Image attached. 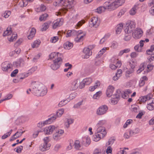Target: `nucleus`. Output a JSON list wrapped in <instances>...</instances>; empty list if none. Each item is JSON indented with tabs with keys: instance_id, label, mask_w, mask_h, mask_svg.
<instances>
[{
	"instance_id": "nucleus-1",
	"label": "nucleus",
	"mask_w": 154,
	"mask_h": 154,
	"mask_svg": "<svg viewBox=\"0 0 154 154\" xmlns=\"http://www.w3.org/2000/svg\"><path fill=\"white\" fill-rule=\"evenodd\" d=\"M32 92L37 96H42L47 93L46 88L38 82H33L32 84Z\"/></svg>"
},
{
	"instance_id": "nucleus-2",
	"label": "nucleus",
	"mask_w": 154,
	"mask_h": 154,
	"mask_svg": "<svg viewBox=\"0 0 154 154\" xmlns=\"http://www.w3.org/2000/svg\"><path fill=\"white\" fill-rule=\"evenodd\" d=\"M125 2V0H111L105 2L104 6L106 9L112 11L122 5Z\"/></svg>"
},
{
	"instance_id": "nucleus-3",
	"label": "nucleus",
	"mask_w": 154,
	"mask_h": 154,
	"mask_svg": "<svg viewBox=\"0 0 154 154\" xmlns=\"http://www.w3.org/2000/svg\"><path fill=\"white\" fill-rule=\"evenodd\" d=\"M51 60H53L54 63L51 66V68L54 70H56L58 69V52H53L49 55Z\"/></svg>"
},
{
	"instance_id": "nucleus-4",
	"label": "nucleus",
	"mask_w": 154,
	"mask_h": 154,
	"mask_svg": "<svg viewBox=\"0 0 154 154\" xmlns=\"http://www.w3.org/2000/svg\"><path fill=\"white\" fill-rule=\"evenodd\" d=\"M136 23L135 22L128 21L126 24V26L124 28L125 33H131L135 27Z\"/></svg>"
},
{
	"instance_id": "nucleus-5",
	"label": "nucleus",
	"mask_w": 154,
	"mask_h": 154,
	"mask_svg": "<svg viewBox=\"0 0 154 154\" xmlns=\"http://www.w3.org/2000/svg\"><path fill=\"white\" fill-rule=\"evenodd\" d=\"M81 82L79 79H76L72 81L69 86V89L71 91H75L78 88L82 89L80 87Z\"/></svg>"
},
{
	"instance_id": "nucleus-6",
	"label": "nucleus",
	"mask_w": 154,
	"mask_h": 154,
	"mask_svg": "<svg viewBox=\"0 0 154 154\" xmlns=\"http://www.w3.org/2000/svg\"><path fill=\"white\" fill-rule=\"evenodd\" d=\"M86 35V33L82 30L77 31L76 34L75 35H77V37L75 38V41L77 42H82L84 40V37Z\"/></svg>"
},
{
	"instance_id": "nucleus-7",
	"label": "nucleus",
	"mask_w": 154,
	"mask_h": 154,
	"mask_svg": "<svg viewBox=\"0 0 154 154\" xmlns=\"http://www.w3.org/2000/svg\"><path fill=\"white\" fill-rule=\"evenodd\" d=\"M100 23V20L97 17H93L91 19L89 22V25L91 27H96L99 25Z\"/></svg>"
},
{
	"instance_id": "nucleus-8",
	"label": "nucleus",
	"mask_w": 154,
	"mask_h": 154,
	"mask_svg": "<svg viewBox=\"0 0 154 154\" xmlns=\"http://www.w3.org/2000/svg\"><path fill=\"white\" fill-rule=\"evenodd\" d=\"M108 109V108L106 105L100 106L97 110L96 113L98 115H102L106 113Z\"/></svg>"
},
{
	"instance_id": "nucleus-9",
	"label": "nucleus",
	"mask_w": 154,
	"mask_h": 154,
	"mask_svg": "<svg viewBox=\"0 0 154 154\" xmlns=\"http://www.w3.org/2000/svg\"><path fill=\"white\" fill-rule=\"evenodd\" d=\"M57 127L54 125H50L46 127L44 129V132L46 134H49L52 133L54 130H57Z\"/></svg>"
},
{
	"instance_id": "nucleus-10",
	"label": "nucleus",
	"mask_w": 154,
	"mask_h": 154,
	"mask_svg": "<svg viewBox=\"0 0 154 154\" xmlns=\"http://www.w3.org/2000/svg\"><path fill=\"white\" fill-rule=\"evenodd\" d=\"M142 30L138 28H137L132 34L133 38L136 39L140 38L142 36Z\"/></svg>"
},
{
	"instance_id": "nucleus-11",
	"label": "nucleus",
	"mask_w": 154,
	"mask_h": 154,
	"mask_svg": "<svg viewBox=\"0 0 154 154\" xmlns=\"http://www.w3.org/2000/svg\"><path fill=\"white\" fill-rule=\"evenodd\" d=\"M120 91H117L116 94H115L112 96V98L111 100V102L112 104H116L118 101L120 96Z\"/></svg>"
},
{
	"instance_id": "nucleus-12",
	"label": "nucleus",
	"mask_w": 154,
	"mask_h": 154,
	"mask_svg": "<svg viewBox=\"0 0 154 154\" xmlns=\"http://www.w3.org/2000/svg\"><path fill=\"white\" fill-rule=\"evenodd\" d=\"M92 81V79L90 77L87 78L83 79L81 82L80 87L81 88H83L85 85H90Z\"/></svg>"
},
{
	"instance_id": "nucleus-13",
	"label": "nucleus",
	"mask_w": 154,
	"mask_h": 154,
	"mask_svg": "<svg viewBox=\"0 0 154 154\" xmlns=\"http://www.w3.org/2000/svg\"><path fill=\"white\" fill-rule=\"evenodd\" d=\"M12 65L8 62H5L2 64V70L4 71H8L9 69L11 68Z\"/></svg>"
},
{
	"instance_id": "nucleus-14",
	"label": "nucleus",
	"mask_w": 154,
	"mask_h": 154,
	"mask_svg": "<svg viewBox=\"0 0 154 154\" xmlns=\"http://www.w3.org/2000/svg\"><path fill=\"white\" fill-rule=\"evenodd\" d=\"M83 52L84 54L83 57L84 58L87 59L92 54V51L88 48H85L83 50Z\"/></svg>"
},
{
	"instance_id": "nucleus-15",
	"label": "nucleus",
	"mask_w": 154,
	"mask_h": 154,
	"mask_svg": "<svg viewBox=\"0 0 154 154\" xmlns=\"http://www.w3.org/2000/svg\"><path fill=\"white\" fill-rule=\"evenodd\" d=\"M97 127L96 132L105 137L106 134V132L104 127L100 126H97Z\"/></svg>"
},
{
	"instance_id": "nucleus-16",
	"label": "nucleus",
	"mask_w": 154,
	"mask_h": 154,
	"mask_svg": "<svg viewBox=\"0 0 154 154\" xmlns=\"http://www.w3.org/2000/svg\"><path fill=\"white\" fill-rule=\"evenodd\" d=\"M152 97V96L151 94H149L144 96H141L138 100L139 103L140 104L141 103H144L149 99H150Z\"/></svg>"
},
{
	"instance_id": "nucleus-17",
	"label": "nucleus",
	"mask_w": 154,
	"mask_h": 154,
	"mask_svg": "<svg viewBox=\"0 0 154 154\" xmlns=\"http://www.w3.org/2000/svg\"><path fill=\"white\" fill-rule=\"evenodd\" d=\"M114 87L112 85L108 86L106 91V94L108 97H110L112 95L114 90Z\"/></svg>"
},
{
	"instance_id": "nucleus-18",
	"label": "nucleus",
	"mask_w": 154,
	"mask_h": 154,
	"mask_svg": "<svg viewBox=\"0 0 154 154\" xmlns=\"http://www.w3.org/2000/svg\"><path fill=\"white\" fill-rule=\"evenodd\" d=\"M57 118V116L56 115L53 114L51 115V117L48 120L45 121V123L46 125L50 124L55 121Z\"/></svg>"
},
{
	"instance_id": "nucleus-19",
	"label": "nucleus",
	"mask_w": 154,
	"mask_h": 154,
	"mask_svg": "<svg viewBox=\"0 0 154 154\" xmlns=\"http://www.w3.org/2000/svg\"><path fill=\"white\" fill-rule=\"evenodd\" d=\"M50 144L44 143L39 146V149L42 151H45L48 150L50 147Z\"/></svg>"
},
{
	"instance_id": "nucleus-20",
	"label": "nucleus",
	"mask_w": 154,
	"mask_h": 154,
	"mask_svg": "<svg viewBox=\"0 0 154 154\" xmlns=\"http://www.w3.org/2000/svg\"><path fill=\"white\" fill-rule=\"evenodd\" d=\"M140 129L138 128H136L133 129H131L129 130V134L131 136L135 135L139 133Z\"/></svg>"
},
{
	"instance_id": "nucleus-21",
	"label": "nucleus",
	"mask_w": 154,
	"mask_h": 154,
	"mask_svg": "<svg viewBox=\"0 0 154 154\" xmlns=\"http://www.w3.org/2000/svg\"><path fill=\"white\" fill-rule=\"evenodd\" d=\"M102 135V134H100L96 132L95 134L93 136V140L95 142H97L100 140L102 138L104 137Z\"/></svg>"
},
{
	"instance_id": "nucleus-22",
	"label": "nucleus",
	"mask_w": 154,
	"mask_h": 154,
	"mask_svg": "<svg viewBox=\"0 0 154 154\" xmlns=\"http://www.w3.org/2000/svg\"><path fill=\"white\" fill-rule=\"evenodd\" d=\"M74 120L72 118H67L65 122V126L67 128H68L70 125L72 124L74 122Z\"/></svg>"
},
{
	"instance_id": "nucleus-23",
	"label": "nucleus",
	"mask_w": 154,
	"mask_h": 154,
	"mask_svg": "<svg viewBox=\"0 0 154 154\" xmlns=\"http://www.w3.org/2000/svg\"><path fill=\"white\" fill-rule=\"evenodd\" d=\"M132 93L131 91L129 89L127 90L122 94V97L124 99H126L128 98L129 94Z\"/></svg>"
},
{
	"instance_id": "nucleus-24",
	"label": "nucleus",
	"mask_w": 154,
	"mask_h": 154,
	"mask_svg": "<svg viewBox=\"0 0 154 154\" xmlns=\"http://www.w3.org/2000/svg\"><path fill=\"white\" fill-rule=\"evenodd\" d=\"M14 63L17 67H20L23 66L24 61L22 59H20L17 61L14 62Z\"/></svg>"
},
{
	"instance_id": "nucleus-25",
	"label": "nucleus",
	"mask_w": 154,
	"mask_h": 154,
	"mask_svg": "<svg viewBox=\"0 0 154 154\" xmlns=\"http://www.w3.org/2000/svg\"><path fill=\"white\" fill-rule=\"evenodd\" d=\"M138 8V5H135L129 11V14L131 15H134L137 12V11Z\"/></svg>"
},
{
	"instance_id": "nucleus-26",
	"label": "nucleus",
	"mask_w": 154,
	"mask_h": 154,
	"mask_svg": "<svg viewBox=\"0 0 154 154\" xmlns=\"http://www.w3.org/2000/svg\"><path fill=\"white\" fill-rule=\"evenodd\" d=\"M123 24L122 23L118 24L116 29V34H119L122 32L123 28Z\"/></svg>"
},
{
	"instance_id": "nucleus-27",
	"label": "nucleus",
	"mask_w": 154,
	"mask_h": 154,
	"mask_svg": "<svg viewBox=\"0 0 154 154\" xmlns=\"http://www.w3.org/2000/svg\"><path fill=\"white\" fill-rule=\"evenodd\" d=\"M83 140L84 145L86 146H88L91 143V140L88 136H85L83 138Z\"/></svg>"
},
{
	"instance_id": "nucleus-28",
	"label": "nucleus",
	"mask_w": 154,
	"mask_h": 154,
	"mask_svg": "<svg viewBox=\"0 0 154 154\" xmlns=\"http://www.w3.org/2000/svg\"><path fill=\"white\" fill-rule=\"evenodd\" d=\"M106 10V8L104 6V3L103 6L98 7L95 10V11L98 13L101 14L104 12Z\"/></svg>"
},
{
	"instance_id": "nucleus-29",
	"label": "nucleus",
	"mask_w": 154,
	"mask_h": 154,
	"mask_svg": "<svg viewBox=\"0 0 154 154\" xmlns=\"http://www.w3.org/2000/svg\"><path fill=\"white\" fill-rule=\"evenodd\" d=\"M100 85V82L97 81L96 82L94 86H91L89 88V90L90 91H93L94 90L99 87Z\"/></svg>"
},
{
	"instance_id": "nucleus-30",
	"label": "nucleus",
	"mask_w": 154,
	"mask_h": 154,
	"mask_svg": "<svg viewBox=\"0 0 154 154\" xmlns=\"http://www.w3.org/2000/svg\"><path fill=\"white\" fill-rule=\"evenodd\" d=\"M76 31L72 30H68L66 33V36L67 37H69L71 36L75 35L76 34Z\"/></svg>"
},
{
	"instance_id": "nucleus-31",
	"label": "nucleus",
	"mask_w": 154,
	"mask_h": 154,
	"mask_svg": "<svg viewBox=\"0 0 154 154\" xmlns=\"http://www.w3.org/2000/svg\"><path fill=\"white\" fill-rule=\"evenodd\" d=\"M147 80V78L146 76H143L140 79L139 82V85L140 87L144 85L145 83V81Z\"/></svg>"
},
{
	"instance_id": "nucleus-32",
	"label": "nucleus",
	"mask_w": 154,
	"mask_h": 154,
	"mask_svg": "<svg viewBox=\"0 0 154 154\" xmlns=\"http://www.w3.org/2000/svg\"><path fill=\"white\" fill-rule=\"evenodd\" d=\"M73 44L69 42H65L63 45L64 48L67 49H69L73 47Z\"/></svg>"
},
{
	"instance_id": "nucleus-33",
	"label": "nucleus",
	"mask_w": 154,
	"mask_h": 154,
	"mask_svg": "<svg viewBox=\"0 0 154 154\" xmlns=\"http://www.w3.org/2000/svg\"><path fill=\"white\" fill-rule=\"evenodd\" d=\"M36 32L35 29L34 28H32L31 30L30 34L28 36V38L29 39H31L34 37Z\"/></svg>"
},
{
	"instance_id": "nucleus-34",
	"label": "nucleus",
	"mask_w": 154,
	"mask_h": 154,
	"mask_svg": "<svg viewBox=\"0 0 154 154\" xmlns=\"http://www.w3.org/2000/svg\"><path fill=\"white\" fill-rule=\"evenodd\" d=\"M115 140V139L113 137L110 138L106 143V146H111L114 143Z\"/></svg>"
},
{
	"instance_id": "nucleus-35",
	"label": "nucleus",
	"mask_w": 154,
	"mask_h": 154,
	"mask_svg": "<svg viewBox=\"0 0 154 154\" xmlns=\"http://www.w3.org/2000/svg\"><path fill=\"white\" fill-rule=\"evenodd\" d=\"M69 145L67 146L66 149L67 150H70L72 149L73 145L74 143L73 140L72 139H70L68 140Z\"/></svg>"
},
{
	"instance_id": "nucleus-36",
	"label": "nucleus",
	"mask_w": 154,
	"mask_h": 154,
	"mask_svg": "<svg viewBox=\"0 0 154 154\" xmlns=\"http://www.w3.org/2000/svg\"><path fill=\"white\" fill-rule=\"evenodd\" d=\"M51 23V22H48L45 23L42 25L43 28L41 29V31H45L49 27V25Z\"/></svg>"
},
{
	"instance_id": "nucleus-37",
	"label": "nucleus",
	"mask_w": 154,
	"mask_h": 154,
	"mask_svg": "<svg viewBox=\"0 0 154 154\" xmlns=\"http://www.w3.org/2000/svg\"><path fill=\"white\" fill-rule=\"evenodd\" d=\"M108 48L104 47L99 52L98 55L97 56V57H100L106 51V50H108Z\"/></svg>"
},
{
	"instance_id": "nucleus-38",
	"label": "nucleus",
	"mask_w": 154,
	"mask_h": 154,
	"mask_svg": "<svg viewBox=\"0 0 154 154\" xmlns=\"http://www.w3.org/2000/svg\"><path fill=\"white\" fill-rule=\"evenodd\" d=\"M46 6L44 5L41 4L39 7L37 8L36 10V11L37 12H39L40 11H44L46 10Z\"/></svg>"
},
{
	"instance_id": "nucleus-39",
	"label": "nucleus",
	"mask_w": 154,
	"mask_h": 154,
	"mask_svg": "<svg viewBox=\"0 0 154 154\" xmlns=\"http://www.w3.org/2000/svg\"><path fill=\"white\" fill-rule=\"evenodd\" d=\"M12 33L11 28V27H8L7 30L5 31L3 34V36H5L7 35H10Z\"/></svg>"
},
{
	"instance_id": "nucleus-40",
	"label": "nucleus",
	"mask_w": 154,
	"mask_h": 154,
	"mask_svg": "<svg viewBox=\"0 0 154 154\" xmlns=\"http://www.w3.org/2000/svg\"><path fill=\"white\" fill-rule=\"evenodd\" d=\"M75 148L76 149H79L81 147V145L79 140H75L74 143Z\"/></svg>"
},
{
	"instance_id": "nucleus-41",
	"label": "nucleus",
	"mask_w": 154,
	"mask_h": 154,
	"mask_svg": "<svg viewBox=\"0 0 154 154\" xmlns=\"http://www.w3.org/2000/svg\"><path fill=\"white\" fill-rule=\"evenodd\" d=\"M107 122L106 120H102L99 121L96 125V126L103 127V126L106 125Z\"/></svg>"
},
{
	"instance_id": "nucleus-42",
	"label": "nucleus",
	"mask_w": 154,
	"mask_h": 154,
	"mask_svg": "<svg viewBox=\"0 0 154 154\" xmlns=\"http://www.w3.org/2000/svg\"><path fill=\"white\" fill-rule=\"evenodd\" d=\"M134 70L133 69L131 68V69L128 70L126 72L125 76L127 77H129L130 75L133 72Z\"/></svg>"
},
{
	"instance_id": "nucleus-43",
	"label": "nucleus",
	"mask_w": 154,
	"mask_h": 154,
	"mask_svg": "<svg viewBox=\"0 0 154 154\" xmlns=\"http://www.w3.org/2000/svg\"><path fill=\"white\" fill-rule=\"evenodd\" d=\"M69 102L68 100L65 99L61 101L58 103V106L61 107L66 104Z\"/></svg>"
},
{
	"instance_id": "nucleus-44",
	"label": "nucleus",
	"mask_w": 154,
	"mask_h": 154,
	"mask_svg": "<svg viewBox=\"0 0 154 154\" xmlns=\"http://www.w3.org/2000/svg\"><path fill=\"white\" fill-rule=\"evenodd\" d=\"M48 15L46 13H45L41 15L39 17V20L40 21H45V20Z\"/></svg>"
},
{
	"instance_id": "nucleus-45",
	"label": "nucleus",
	"mask_w": 154,
	"mask_h": 154,
	"mask_svg": "<svg viewBox=\"0 0 154 154\" xmlns=\"http://www.w3.org/2000/svg\"><path fill=\"white\" fill-rule=\"evenodd\" d=\"M130 51V48H126L123 50L121 51L119 54V55L121 56L123 55V54L127 53L129 52Z\"/></svg>"
},
{
	"instance_id": "nucleus-46",
	"label": "nucleus",
	"mask_w": 154,
	"mask_h": 154,
	"mask_svg": "<svg viewBox=\"0 0 154 154\" xmlns=\"http://www.w3.org/2000/svg\"><path fill=\"white\" fill-rule=\"evenodd\" d=\"M40 41L39 40L35 41L33 44L32 45V46L33 48L38 47L40 45Z\"/></svg>"
},
{
	"instance_id": "nucleus-47",
	"label": "nucleus",
	"mask_w": 154,
	"mask_h": 154,
	"mask_svg": "<svg viewBox=\"0 0 154 154\" xmlns=\"http://www.w3.org/2000/svg\"><path fill=\"white\" fill-rule=\"evenodd\" d=\"M126 34L125 35V37L124 38V39L125 41H129L131 38V35L130 33H125Z\"/></svg>"
},
{
	"instance_id": "nucleus-48",
	"label": "nucleus",
	"mask_w": 154,
	"mask_h": 154,
	"mask_svg": "<svg viewBox=\"0 0 154 154\" xmlns=\"http://www.w3.org/2000/svg\"><path fill=\"white\" fill-rule=\"evenodd\" d=\"M93 154H105V153L101 149L97 148L94 150Z\"/></svg>"
},
{
	"instance_id": "nucleus-49",
	"label": "nucleus",
	"mask_w": 154,
	"mask_h": 154,
	"mask_svg": "<svg viewBox=\"0 0 154 154\" xmlns=\"http://www.w3.org/2000/svg\"><path fill=\"white\" fill-rule=\"evenodd\" d=\"M102 94V92L99 91L96 93L93 96V98L94 99H97Z\"/></svg>"
},
{
	"instance_id": "nucleus-50",
	"label": "nucleus",
	"mask_w": 154,
	"mask_h": 154,
	"mask_svg": "<svg viewBox=\"0 0 154 154\" xmlns=\"http://www.w3.org/2000/svg\"><path fill=\"white\" fill-rule=\"evenodd\" d=\"M118 45V43L117 42L115 41H113L111 43L110 47L112 48H116L117 47Z\"/></svg>"
},
{
	"instance_id": "nucleus-51",
	"label": "nucleus",
	"mask_w": 154,
	"mask_h": 154,
	"mask_svg": "<svg viewBox=\"0 0 154 154\" xmlns=\"http://www.w3.org/2000/svg\"><path fill=\"white\" fill-rule=\"evenodd\" d=\"M85 21L84 20H82L79 21L75 26L76 28H78L81 26L84 23Z\"/></svg>"
},
{
	"instance_id": "nucleus-52",
	"label": "nucleus",
	"mask_w": 154,
	"mask_h": 154,
	"mask_svg": "<svg viewBox=\"0 0 154 154\" xmlns=\"http://www.w3.org/2000/svg\"><path fill=\"white\" fill-rule=\"evenodd\" d=\"M133 121L132 119H129L128 120L126 123L124 124L123 127L124 128H126L130 124L133 122Z\"/></svg>"
},
{
	"instance_id": "nucleus-53",
	"label": "nucleus",
	"mask_w": 154,
	"mask_h": 154,
	"mask_svg": "<svg viewBox=\"0 0 154 154\" xmlns=\"http://www.w3.org/2000/svg\"><path fill=\"white\" fill-rule=\"evenodd\" d=\"M12 130L11 129L7 133L3 135L2 137V139H5L8 137L10 135L11 132H12Z\"/></svg>"
},
{
	"instance_id": "nucleus-54",
	"label": "nucleus",
	"mask_w": 154,
	"mask_h": 154,
	"mask_svg": "<svg viewBox=\"0 0 154 154\" xmlns=\"http://www.w3.org/2000/svg\"><path fill=\"white\" fill-rule=\"evenodd\" d=\"M11 14V12L10 11H5V13L2 14V16L5 18H8Z\"/></svg>"
},
{
	"instance_id": "nucleus-55",
	"label": "nucleus",
	"mask_w": 154,
	"mask_h": 154,
	"mask_svg": "<svg viewBox=\"0 0 154 154\" xmlns=\"http://www.w3.org/2000/svg\"><path fill=\"white\" fill-rule=\"evenodd\" d=\"M144 64H141L140 66L139 69L137 71V73H140L141 71L144 70Z\"/></svg>"
},
{
	"instance_id": "nucleus-56",
	"label": "nucleus",
	"mask_w": 154,
	"mask_h": 154,
	"mask_svg": "<svg viewBox=\"0 0 154 154\" xmlns=\"http://www.w3.org/2000/svg\"><path fill=\"white\" fill-rule=\"evenodd\" d=\"M37 69V67L35 66L32 67L28 71V72L29 73V75H30L34 71H36Z\"/></svg>"
},
{
	"instance_id": "nucleus-57",
	"label": "nucleus",
	"mask_w": 154,
	"mask_h": 154,
	"mask_svg": "<svg viewBox=\"0 0 154 154\" xmlns=\"http://www.w3.org/2000/svg\"><path fill=\"white\" fill-rule=\"evenodd\" d=\"M147 109L149 110H152L154 109V107L152 104H151L150 103L147 104Z\"/></svg>"
},
{
	"instance_id": "nucleus-58",
	"label": "nucleus",
	"mask_w": 154,
	"mask_h": 154,
	"mask_svg": "<svg viewBox=\"0 0 154 154\" xmlns=\"http://www.w3.org/2000/svg\"><path fill=\"white\" fill-rule=\"evenodd\" d=\"M106 150V152L107 154H111L112 151V148L109 146H108Z\"/></svg>"
},
{
	"instance_id": "nucleus-59",
	"label": "nucleus",
	"mask_w": 154,
	"mask_h": 154,
	"mask_svg": "<svg viewBox=\"0 0 154 154\" xmlns=\"http://www.w3.org/2000/svg\"><path fill=\"white\" fill-rule=\"evenodd\" d=\"M109 36L108 35H105L103 38L100 41V44H103L106 40L109 37Z\"/></svg>"
},
{
	"instance_id": "nucleus-60",
	"label": "nucleus",
	"mask_w": 154,
	"mask_h": 154,
	"mask_svg": "<svg viewBox=\"0 0 154 154\" xmlns=\"http://www.w3.org/2000/svg\"><path fill=\"white\" fill-rule=\"evenodd\" d=\"M64 110L63 109H58V117H60L63 114Z\"/></svg>"
},
{
	"instance_id": "nucleus-61",
	"label": "nucleus",
	"mask_w": 154,
	"mask_h": 154,
	"mask_svg": "<svg viewBox=\"0 0 154 154\" xmlns=\"http://www.w3.org/2000/svg\"><path fill=\"white\" fill-rule=\"evenodd\" d=\"M65 6H63L64 7H63V8H66V9L71 8L73 6V5L70 4H66V3H65Z\"/></svg>"
},
{
	"instance_id": "nucleus-62",
	"label": "nucleus",
	"mask_w": 154,
	"mask_h": 154,
	"mask_svg": "<svg viewBox=\"0 0 154 154\" xmlns=\"http://www.w3.org/2000/svg\"><path fill=\"white\" fill-rule=\"evenodd\" d=\"M65 0H58V6H65Z\"/></svg>"
},
{
	"instance_id": "nucleus-63",
	"label": "nucleus",
	"mask_w": 154,
	"mask_h": 154,
	"mask_svg": "<svg viewBox=\"0 0 154 154\" xmlns=\"http://www.w3.org/2000/svg\"><path fill=\"white\" fill-rule=\"evenodd\" d=\"M58 26V21H54L53 23L52 28L53 29H56Z\"/></svg>"
},
{
	"instance_id": "nucleus-64",
	"label": "nucleus",
	"mask_w": 154,
	"mask_h": 154,
	"mask_svg": "<svg viewBox=\"0 0 154 154\" xmlns=\"http://www.w3.org/2000/svg\"><path fill=\"white\" fill-rule=\"evenodd\" d=\"M45 123V121L43 122H40L39 123H38L37 124V126L38 127L41 128L44 126H45V125H46V123Z\"/></svg>"
}]
</instances>
